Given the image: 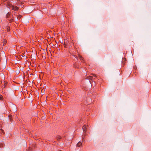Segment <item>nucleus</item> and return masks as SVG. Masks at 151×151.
<instances>
[{
	"label": "nucleus",
	"instance_id": "1",
	"mask_svg": "<svg viewBox=\"0 0 151 151\" xmlns=\"http://www.w3.org/2000/svg\"><path fill=\"white\" fill-rule=\"evenodd\" d=\"M96 77L95 75L93 76H87L86 77L85 79L84 80V81L86 80H87V82L88 83L90 84H91V80H93L94 78Z\"/></svg>",
	"mask_w": 151,
	"mask_h": 151
},
{
	"label": "nucleus",
	"instance_id": "2",
	"mask_svg": "<svg viewBox=\"0 0 151 151\" xmlns=\"http://www.w3.org/2000/svg\"><path fill=\"white\" fill-rule=\"evenodd\" d=\"M82 129L83 132L88 133L87 131L89 129V127L88 126L85 125L83 126Z\"/></svg>",
	"mask_w": 151,
	"mask_h": 151
},
{
	"label": "nucleus",
	"instance_id": "3",
	"mask_svg": "<svg viewBox=\"0 0 151 151\" xmlns=\"http://www.w3.org/2000/svg\"><path fill=\"white\" fill-rule=\"evenodd\" d=\"M84 81H82L81 83L82 86L81 88L83 89L85 91V92L86 91H87L88 90V88L87 87V86L85 84L83 83V82Z\"/></svg>",
	"mask_w": 151,
	"mask_h": 151
},
{
	"label": "nucleus",
	"instance_id": "4",
	"mask_svg": "<svg viewBox=\"0 0 151 151\" xmlns=\"http://www.w3.org/2000/svg\"><path fill=\"white\" fill-rule=\"evenodd\" d=\"M82 144L81 142L79 141L76 144V147H82Z\"/></svg>",
	"mask_w": 151,
	"mask_h": 151
},
{
	"label": "nucleus",
	"instance_id": "5",
	"mask_svg": "<svg viewBox=\"0 0 151 151\" xmlns=\"http://www.w3.org/2000/svg\"><path fill=\"white\" fill-rule=\"evenodd\" d=\"M73 67L74 68L76 69H79V66L78 65H77L76 63H75L73 65Z\"/></svg>",
	"mask_w": 151,
	"mask_h": 151
},
{
	"label": "nucleus",
	"instance_id": "6",
	"mask_svg": "<svg viewBox=\"0 0 151 151\" xmlns=\"http://www.w3.org/2000/svg\"><path fill=\"white\" fill-rule=\"evenodd\" d=\"M6 29L8 32H9L10 30V27L9 26H7L6 27Z\"/></svg>",
	"mask_w": 151,
	"mask_h": 151
},
{
	"label": "nucleus",
	"instance_id": "7",
	"mask_svg": "<svg viewBox=\"0 0 151 151\" xmlns=\"http://www.w3.org/2000/svg\"><path fill=\"white\" fill-rule=\"evenodd\" d=\"M126 59H124L123 58H122V64H124L126 63Z\"/></svg>",
	"mask_w": 151,
	"mask_h": 151
},
{
	"label": "nucleus",
	"instance_id": "8",
	"mask_svg": "<svg viewBox=\"0 0 151 151\" xmlns=\"http://www.w3.org/2000/svg\"><path fill=\"white\" fill-rule=\"evenodd\" d=\"M11 6H12V9L14 10H17V7H16V6H13L12 5H11Z\"/></svg>",
	"mask_w": 151,
	"mask_h": 151
},
{
	"label": "nucleus",
	"instance_id": "9",
	"mask_svg": "<svg viewBox=\"0 0 151 151\" xmlns=\"http://www.w3.org/2000/svg\"><path fill=\"white\" fill-rule=\"evenodd\" d=\"M86 138L85 136H83L82 137V139L83 142H86V140L85 139Z\"/></svg>",
	"mask_w": 151,
	"mask_h": 151
},
{
	"label": "nucleus",
	"instance_id": "10",
	"mask_svg": "<svg viewBox=\"0 0 151 151\" xmlns=\"http://www.w3.org/2000/svg\"><path fill=\"white\" fill-rule=\"evenodd\" d=\"M91 140V139H89L87 140V142L90 141Z\"/></svg>",
	"mask_w": 151,
	"mask_h": 151
},
{
	"label": "nucleus",
	"instance_id": "11",
	"mask_svg": "<svg viewBox=\"0 0 151 151\" xmlns=\"http://www.w3.org/2000/svg\"><path fill=\"white\" fill-rule=\"evenodd\" d=\"M137 67H134V68L136 69H137Z\"/></svg>",
	"mask_w": 151,
	"mask_h": 151
},
{
	"label": "nucleus",
	"instance_id": "12",
	"mask_svg": "<svg viewBox=\"0 0 151 151\" xmlns=\"http://www.w3.org/2000/svg\"><path fill=\"white\" fill-rule=\"evenodd\" d=\"M58 151H62L61 150H58Z\"/></svg>",
	"mask_w": 151,
	"mask_h": 151
},
{
	"label": "nucleus",
	"instance_id": "13",
	"mask_svg": "<svg viewBox=\"0 0 151 151\" xmlns=\"http://www.w3.org/2000/svg\"><path fill=\"white\" fill-rule=\"evenodd\" d=\"M131 53H132V55H133V54H132V51H131Z\"/></svg>",
	"mask_w": 151,
	"mask_h": 151
},
{
	"label": "nucleus",
	"instance_id": "14",
	"mask_svg": "<svg viewBox=\"0 0 151 151\" xmlns=\"http://www.w3.org/2000/svg\"><path fill=\"white\" fill-rule=\"evenodd\" d=\"M86 136H88V135H87V134L86 135Z\"/></svg>",
	"mask_w": 151,
	"mask_h": 151
},
{
	"label": "nucleus",
	"instance_id": "15",
	"mask_svg": "<svg viewBox=\"0 0 151 151\" xmlns=\"http://www.w3.org/2000/svg\"><path fill=\"white\" fill-rule=\"evenodd\" d=\"M3 145H2V147H3Z\"/></svg>",
	"mask_w": 151,
	"mask_h": 151
},
{
	"label": "nucleus",
	"instance_id": "16",
	"mask_svg": "<svg viewBox=\"0 0 151 151\" xmlns=\"http://www.w3.org/2000/svg\"><path fill=\"white\" fill-rule=\"evenodd\" d=\"M0 148H1V147L0 146Z\"/></svg>",
	"mask_w": 151,
	"mask_h": 151
}]
</instances>
